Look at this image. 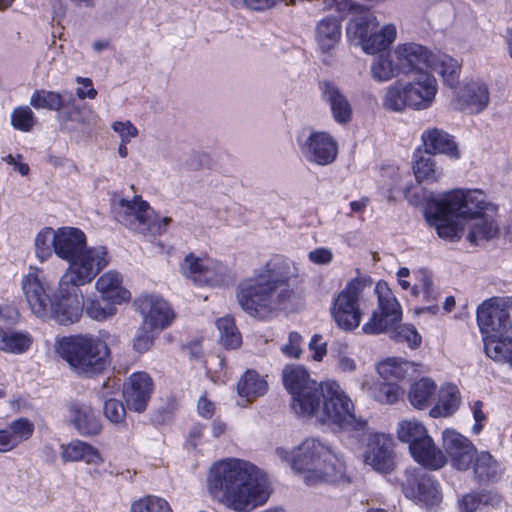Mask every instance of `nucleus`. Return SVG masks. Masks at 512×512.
<instances>
[{
  "instance_id": "obj_58",
  "label": "nucleus",
  "mask_w": 512,
  "mask_h": 512,
  "mask_svg": "<svg viewBox=\"0 0 512 512\" xmlns=\"http://www.w3.org/2000/svg\"><path fill=\"white\" fill-rule=\"evenodd\" d=\"M104 415L110 422L117 424L124 420L126 410L119 400L106 399L104 401Z\"/></svg>"
},
{
  "instance_id": "obj_54",
  "label": "nucleus",
  "mask_w": 512,
  "mask_h": 512,
  "mask_svg": "<svg viewBox=\"0 0 512 512\" xmlns=\"http://www.w3.org/2000/svg\"><path fill=\"white\" fill-rule=\"evenodd\" d=\"M79 291L80 290L78 289V292ZM78 295H79V297L81 299V303H82L81 309H83V307H84L87 315L90 318L97 320V321H102V320H105L106 318H108L109 316H112L115 314V308L113 305L107 304L106 306H101V304L96 300H90L86 304H84L82 295L79 293H78ZM80 312H82V310H80ZM80 314L81 313H79V315Z\"/></svg>"
},
{
  "instance_id": "obj_28",
  "label": "nucleus",
  "mask_w": 512,
  "mask_h": 512,
  "mask_svg": "<svg viewBox=\"0 0 512 512\" xmlns=\"http://www.w3.org/2000/svg\"><path fill=\"white\" fill-rule=\"evenodd\" d=\"M34 432V425L27 418H19L0 429V452L6 453L28 440Z\"/></svg>"
},
{
  "instance_id": "obj_63",
  "label": "nucleus",
  "mask_w": 512,
  "mask_h": 512,
  "mask_svg": "<svg viewBox=\"0 0 512 512\" xmlns=\"http://www.w3.org/2000/svg\"><path fill=\"white\" fill-rule=\"evenodd\" d=\"M483 403L481 401L474 402L472 406L473 417L475 420V424L472 427V432L474 434H479L483 429V422L487 419L486 414L482 410Z\"/></svg>"
},
{
  "instance_id": "obj_25",
  "label": "nucleus",
  "mask_w": 512,
  "mask_h": 512,
  "mask_svg": "<svg viewBox=\"0 0 512 512\" xmlns=\"http://www.w3.org/2000/svg\"><path fill=\"white\" fill-rule=\"evenodd\" d=\"M68 411L69 422L80 435L94 436L101 432L100 418L90 405L75 402L69 405Z\"/></svg>"
},
{
  "instance_id": "obj_9",
  "label": "nucleus",
  "mask_w": 512,
  "mask_h": 512,
  "mask_svg": "<svg viewBox=\"0 0 512 512\" xmlns=\"http://www.w3.org/2000/svg\"><path fill=\"white\" fill-rule=\"evenodd\" d=\"M326 391L318 420L322 424L335 425L339 429L360 435L367 430V421L357 417L350 397L334 381H327Z\"/></svg>"
},
{
  "instance_id": "obj_59",
  "label": "nucleus",
  "mask_w": 512,
  "mask_h": 512,
  "mask_svg": "<svg viewBox=\"0 0 512 512\" xmlns=\"http://www.w3.org/2000/svg\"><path fill=\"white\" fill-rule=\"evenodd\" d=\"M112 129L115 133H117L124 143H129L133 138H136L139 134V131L135 125L132 124L131 121H115L112 124Z\"/></svg>"
},
{
  "instance_id": "obj_30",
  "label": "nucleus",
  "mask_w": 512,
  "mask_h": 512,
  "mask_svg": "<svg viewBox=\"0 0 512 512\" xmlns=\"http://www.w3.org/2000/svg\"><path fill=\"white\" fill-rule=\"evenodd\" d=\"M476 454V448L468 438L450 431V463L454 468L467 470Z\"/></svg>"
},
{
  "instance_id": "obj_3",
  "label": "nucleus",
  "mask_w": 512,
  "mask_h": 512,
  "mask_svg": "<svg viewBox=\"0 0 512 512\" xmlns=\"http://www.w3.org/2000/svg\"><path fill=\"white\" fill-rule=\"evenodd\" d=\"M55 254L69 263L61 276V291L73 294L92 280L109 264L104 246L87 247L84 232L74 227L56 230Z\"/></svg>"
},
{
  "instance_id": "obj_48",
  "label": "nucleus",
  "mask_w": 512,
  "mask_h": 512,
  "mask_svg": "<svg viewBox=\"0 0 512 512\" xmlns=\"http://www.w3.org/2000/svg\"><path fill=\"white\" fill-rule=\"evenodd\" d=\"M216 326L220 332V340L226 348L236 349L241 345L242 338L232 317L225 316L218 319Z\"/></svg>"
},
{
  "instance_id": "obj_47",
  "label": "nucleus",
  "mask_w": 512,
  "mask_h": 512,
  "mask_svg": "<svg viewBox=\"0 0 512 512\" xmlns=\"http://www.w3.org/2000/svg\"><path fill=\"white\" fill-rule=\"evenodd\" d=\"M67 97L53 91L36 90L30 99V104L36 109H48L59 112L64 108Z\"/></svg>"
},
{
  "instance_id": "obj_42",
  "label": "nucleus",
  "mask_w": 512,
  "mask_h": 512,
  "mask_svg": "<svg viewBox=\"0 0 512 512\" xmlns=\"http://www.w3.org/2000/svg\"><path fill=\"white\" fill-rule=\"evenodd\" d=\"M428 435L424 424L416 418L404 419L397 425L398 439L403 443H407L409 447Z\"/></svg>"
},
{
  "instance_id": "obj_23",
  "label": "nucleus",
  "mask_w": 512,
  "mask_h": 512,
  "mask_svg": "<svg viewBox=\"0 0 512 512\" xmlns=\"http://www.w3.org/2000/svg\"><path fill=\"white\" fill-rule=\"evenodd\" d=\"M326 387L324 383H314L311 386L304 387L301 392H296L291 396V408L294 413L303 418L315 417L318 420V411L323 404Z\"/></svg>"
},
{
  "instance_id": "obj_14",
  "label": "nucleus",
  "mask_w": 512,
  "mask_h": 512,
  "mask_svg": "<svg viewBox=\"0 0 512 512\" xmlns=\"http://www.w3.org/2000/svg\"><path fill=\"white\" fill-rule=\"evenodd\" d=\"M374 293L377 295V308L362 326L365 334H381L393 329L402 320V307L394 292L385 281L377 282Z\"/></svg>"
},
{
  "instance_id": "obj_26",
  "label": "nucleus",
  "mask_w": 512,
  "mask_h": 512,
  "mask_svg": "<svg viewBox=\"0 0 512 512\" xmlns=\"http://www.w3.org/2000/svg\"><path fill=\"white\" fill-rule=\"evenodd\" d=\"M409 452L418 464L429 470H438L446 463L444 453L435 445L429 435L413 443L409 447Z\"/></svg>"
},
{
  "instance_id": "obj_60",
  "label": "nucleus",
  "mask_w": 512,
  "mask_h": 512,
  "mask_svg": "<svg viewBox=\"0 0 512 512\" xmlns=\"http://www.w3.org/2000/svg\"><path fill=\"white\" fill-rule=\"evenodd\" d=\"M302 337L297 332H291L288 337V342L282 346V352L291 358H299L302 349H301Z\"/></svg>"
},
{
  "instance_id": "obj_18",
  "label": "nucleus",
  "mask_w": 512,
  "mask_h": 512,
  "mask_svg": "<svg viewBox=\"0 0 512 512\" xmlns=\"http://www.w3.org/2000/svg\"><path fill=\"white\" fill-rule=\"evenodd\" d=\"M489 102L488 86L481 80H470L456 87L453 103L462 112L478 114L487 108Z\"/></svg>"
},
{
  "instance_id": "obj_39",
  "label": "nucleus",
  "mask_w": 512,
  "mask_h": 512,
  "mask_svg": "<svg viewBox=\"0 0 512 512\" xmlns=\"http://www.w3.org/2000/svg\"><path fill=\"white\" fill-rule=\"evenodd\" d=\"M413 172L416 180L420 183L423 181L435 182L440 176H443L442 171H438L431 155L424 154L420 149L413 153Z\"/></svg>"
},
{
  "instance_id": "obj_6",
  "label": "nucleus",
  "mask_w": 512,
  "mask_h": 512,
  "mask_svg": "<svg viewBox=\"0 0 512 512\" xmlns=\"http://www.w3.org/2000/svg\"><path fill=\"white\" fill-rule=\"evenodd\" d=\"M294 470L303 474V481L309 486L322 482H349L344 461L318 439H306L298 447Z\"/></svg>"
},
{
  "instance_id": "obj_2",
  "label": "nucleus",
  "mask_w": 512,
  "mask_h": 512,
  "mask_svg": "<svg viewBox=\"0 0 512 512\" xmlns=\"http://www.w3.org/2000/svg\"><path fill=\"white\" fill-rule=\"evenodd\" d=\"M206 485L213 501L234 512H251L264 505L272 492L269 479L254 464L238 458L213 463Z\"/></svg>"
},
{
  "instance_id": "obj_17",
  "label": "nucleus",
  "mask_w": 512,
  "mask_h": 512,
  "mask_svg": "<svg viewBox=\"0 0 512 512\" xmlns=\"http://www.w3.org/2000/svg\"><path fill=\"white\" fill-rule=\"evenodd\" d=\"M413 275L415 283L411 289V296L420 303L414 307V315H437L440 311L438 301L441 298V290L435 283L433 274L429 270L421 268L415 270Z\"/></svg>"
},
{
  "instance_id": "obj_62",
  "label": "nucleus",
  "mask_w": 512,
  "mask_h": 512,
  "mask_svg": "<svg viewBox=\"0 0 512 512\" xmlns=\"http://www.w3.org/2000/svg\"><path fill=\"white\" fill-rule=\"evenodd\" d=\"M77 83L80 86L77 88L76 93L80 99H84V98L94 99L97 96V91L93 88L91 79L78 77Z\"/></svg>"
},
{
  "instance_id": "obj_5",
  "label": "nucleus",
  "mask_w": 512,
  "mask_h": 512,
  "mask_svg": "<svg viewBox=\"0 0 512 512\" xmlns=\"http://www.w3.org/2000/svg\"><path fill=\"white\" fill-rule=\"evenodd\" d=\"M22 291L31 311L39 318H53L62 325L78 320L81 299L78 290L73 294L61 291V279L56 294L51 298L46 292L45 278L37 268H30L21 281Z\"/></svg>"
},
{
  "instance_id": "obj_43",
  "label": "nucleus",
  "mask_w": 512,
  "mask_h": 512,
  "mask_svg": "<svg viewBox=\"0 0 512 512\" xmlns=\"http://www.w3.org/2000/svg\"><path fill=\"white\" fill-rule=\"evenodd\" d=\"M425 154L437 155L448 153V133L438 128L425 130L421 135Z\"/></svg>"
},
{
  "instance_id": "obj_64",
  "label": "nucleus",
  "mask_w": 512,
  "mask_h": 512,
  "mask_svg": "<svg viewBox=\"0 0 512 512\" xmlns=\"http://www.w3.org/2000/svg\"><path fill=\"white\" fill-rule=\"evenodd\" d=\"M19 313L12 306H0V326L12 325L18 321Z\"/></svg>"
},
{
  "instance_id": "obj_52",
  "label": "nucleus",
  "mask_w": 512,
  "mask_h": 512,
  "mask_svg": "<svg viewBox=\"0 0 512 512\" xmlns=\"http://www.w3.org/2000/svg\"><path fill=\"white\" fill-rule=\"evenodd\" d=\"M402 395V390L396 384L380 383L372 389L374 399L382 404H394Z\"/></svg>"
},
{
  "instance_id": "obj_10",
  "label": "nucleus",
  "mask_w": 512,
  "mask_h": 512,
  "mask_svg": "<svg viewBox=\"0 0 512 512\" xmlns=\"http://www.w3.org/2000/svg\"><path fill=\"white\" fill-rule=\"evenodd\" d=\"M114 218L126 228L146 235H161L172 222L170 217H161L154 212L149 203L141 197L133 199H114L112 202Z\"/></svg>"
},
{
  "instance_id": "obj_11",
  "label": "nucleus",
  "mask_w": 512,
  "mask_h": 512,
  "mask_svg": "<svg viewBox=\"0 0 512 512\" xmlns=\"http://www.w3.org/2000/svg\"><path fill=\"white\" fill-rule=\"evenodd\" d=\"M371 288L367 277L350 279L344 288L334 297L330 313L336 325L344 331H353L359 327L366 303V292Z\"/></svg>"
},
{
  "instance_id": "obj_13",
  "label": "nucleus",
  "mask_w": 512,
  "mask_h": 512,
  "mask_svg": "<svg viewBox=\"0 0 512 512\" xmlns=\"http://www.w3.org/2000/svg\"><path fill=\"white\" fill-rule=\"evenodd\" d=\"M296 142L301 156L309 164L328 166L338 157V142L327 131L305 127L297 133Z\"/></svg>"
},
{
  "instance_id": "obj_19",
  "label": "nucleus",
  "mask_w": 512,
  "mask_h": 512,
  "mask_svg": "<svg viewBox=\"0 0 512 512\" xmlns=\"http://www.w3.org/2000/svg\"><path fill=\"white\" fill-rule=\"evenodd\" d=\"M137 310L142 314L144 324L151 329H165L174 320L170 305L156 295H145L135 301Z\"/></svg>"
},
{
  "instance_id": "obj_24",
  "label": "nucleus",
  "mask_w": 512,
  "mask_h": 512,
  "mask_svg": "<svg viewBox=\"0 0 512 512\" xmlns=\"http://www.w3.org/2000/svg\"><path fill=\"white\" fill-rule=\"evenodd\" d=\"M425 218L440 238L448 239V192H429L426 196Z\"/></svg>"
},
{
  "instance_id": "obj_32",
  "label": "nucleus",
  "mask_w": 512,
  "mask_h": 512,
  "mask_svg": "<svg viewBox=\"0 0 512 512\" xmlns=\"http://www.w3.org/2000/svg\"><path fill=\"white\" fill-rule=\"evenodd\" d=\"M237 390L241 397L252 401L266 394L268 383L257 371L247 370L238 381Z\"/></svg>"
},
{
  "instance_id": "obj_21",
  "label": "nucleus",
  "mask_w": 512,
  "mask_h": 512,
  "mask_svg": "<svg viewBox=\"0 0 512 512\" xmlns=\"http://www.w3.org/2000/svg\"><path fill=\"white\" fill-rule=\"evenodd\" d=\"M321 100L330 108L333 120L339 125H346L352 120L353 107L339 86L332 80L318 82Z\"/></svg>"
},
{
  "instance_id": "obj_8",
  "label": "nucleus",
  "mask_w": 512,
  "mask_h": 512,
  "mask_svg": "<svg viewBox=\"0 0 512 512\" xmlns=\"http://www.w3.org/2000/svg\"><path fill=\"white\" fill-rule=\"evenodd\" d=\"M56 351L74 372L88 377L99 374L106 368L110 354L103 340L81 334L60 339L56 344Z\"/></svg>"
},
{
  "instance_id": "obj_4",
  "label": "nucleus",
  "mask_w": 512,
  "mask_h": 512,
  "mask_svg": "<svg viewBox=\"0 0 512 512\" xmlns=\"http://www.w3.org/2000/svg\"><path fill=\"white\" fill-rule=\"evenodd\" d=\"M496 210L497 206L489 202L481 190L450 191V241L464 236L472 246H477L481 241L496 237L499 227L494 219H482L476 223L467 221L480 217L483 212Z\"/></svg>"
},
{
  "instance_id": "obj_38",
  "label": "nucleus",
  "mask_w": 512,
  "mask_h": 512,
  "mask_svg": "<svg viewBox=\"0 0 512 512\" xmlns=\"http://www.w3.org/2000/svg\"><path fill=\"white\" fill-rule=\"evenodd\" d=\"M486 355L497 362H507L512 350V338L504 337L502 333L483 335Z\"/></svg>"
},
{
  "instance_id": "obj_51",
  "label": "nucleus",
  "mask_w": 512,
  "mask_h": 512,
  "mask_svg": "<svg viewBox=\"0 0 512 512\" xmlns=\"http://www.w3.org/2000/svg\"><path fill=\"white\" fill-rule=\"evenodd\" d=\"M207 264H209V259H202L193 254H189L181 263L180 270L185 277L190 278L195 284H198L197 276L203 273Z\"/></svg>"
},
{
  "instance_id": "obj_40",
  "label": "nucleus",
  "mask_w": 512,
  "mask_h": 512,
  "mask_svg": "<svg viewBox=\"0 0 512 512\" xmlns=\"http://www.w3.org/2000/svg\"><path fill=\"white\" fill-rule=\"evenodd\" d=\"M282 378L283 384L291 396L304 390V387L316 383L310 378L307 370L299 365H287L283 369Z\"/></svg>"
},
{
  "instance_id": "obj_41",
  "label": "nucleus",
  "mask_w": 512,
  "mask_h": 512,
  "mask_svg": "<svg viewBox=\"0 0 512 512\" xmlns=\"http://www.w3.org/2000/svg\"><path fill=\"white\" fill-rule=\"evenodd\" d=\"M437 385L430 378H421L409 390V401L418 409L427 407L436 395Z\"/></svg>"
},
{
  "instance_id": "obj_31",
  "label": "nucleus",
  "mask_w": 512,
  "mask_h": 512,
  "mask_svg": "<svg viewBox=\"0 0 512 512\" xmlns=\"http://www.w3.org/2000/svg\"><path fill=\"white\" fill-rule=\"evenodd\" d=\"M61 448V458L64 462L83 461L90 465H101L104 462L97 448L81 440H73Z\"/></svg>"
},
{
  "instance_id": "obj_44",
  "label": "nucleus",
  "mask_w": 512,
  "mask_h": 512,
  "mask_svg": "<svg viewBox=\"0 0 512 512\" xmlns=\"http://www.w3.org/2000/svg\"><path fill=\"white\" fill-rule=\"evenodd\" d=\"M473 469L479 483L488 482L497 478L498 462L490 453L482 451L477 454Z\"/></svg>"
},
{
  "instance_id": "obj_61",
  "label": "nucleus",
  "mask_w": 512,
  "mask_h": 512,
  "mask_svg": "<svg viewBox=\"0 0 512 512\" xmlns=\"http://www.w3.org/2000/svg\"><path fill=\"white\" fill-rule=\"evenodd\" d=\"M333 258V252L326 247H319L308 253V259L317 265H328L333 261Z\"/></svg>"
},
{
  "instance_id": "obj_7",
  "label": "nucleus",
  "mask_w": 512,
  "mask_h": 512,
  "mask_svg": "<svg viewBox=\"0 0 512 512\" xmlns=\"http://www.w3.org/2000/svg\"><path fill=\"white\" fill-rule=\"evenodd\" d=\"M406 81L397 80L387 87L382 98L384 109L401 112L406 108L425 110L432 106L438 90L436 78L419 66H409Z\"/></svg>"
},
{
  "instance_id": "obj_12",
  "label": "nucleus",
  "mask_w": 512,
  "mask_h": 512,
  "mask_svg": "<svg viewBox=\"0 0 512 512\" xmlns=\"http://www.w3.org/2000/svg\"><path fill=\"white\" fill-rule=\"evenodd\" d=\"M399 483L404 496L421 508L432 510L443 500L439 482L419 468H407Z\"/></svg>"
},
{
  "instance_id": "obj_55",
  "label": "nucleus",
  "mask_w": 512,
  "mask_h": 512,
  "mask_svg": "<svg viewBox=\"0 0 512 512\" xmlns=\"http://www.w3.org/2000/svg\"><path fill=\"white\" fill-rule=\"evenodd\" d=\"M11 123L15 129L28 132L35 124L34 113L27 106L16 108L11 115Z\"/></svg>"
},
{
  "instance_id": "obj_34",
  "label": "nucleus",
  "mask_w": 512,
  "mask_h": 512,
  "mask_svg": "<svg viewBox=\"0 0 512 512\" xmlns=\"http://www.w3.org/2000/svg\"><path fill=\"white\" fill-rule=\"evenodd\" d=\"M394 54L399 62L406 64H429L433 58L427 47L414 42L397 45Z\"/></svg>"
},
{
  "instance_id": "obj_50",
  "label": "nucleus",
  "mask_w": 512,
  "mask_h": 512,
  "mask_svg": "<svg viewBox=\"0 0 512 512\" xmlns=\"http://www.w3.org/2000/svg\"><path fill=\"white\" fill-rule=\"evenodd\" d=\"M226 276V266L209 259V264H207L203 273L200 276H197V285L218 286L224 282Z\"/></svg>"
},
{
  "instance_id": "obj_33",
  "label": "nucleus",
  "mask_w": 512,
  "mask_h": 512,
  "mask_svg": "<svg viewBox=\"0 0 512 512\" xmlns=\"http://www.w3.org/2000/svg\"><path fill=\"white\" fill-rule=\"evenodd\" d=\"M502 497L492 491H472L463 495L458 500V508L461 512H476L481 506H498Z\"/></svg>"
},
{
  "instance_id": "obj_20",
  "label": "nucleus",
  "mask_w": 512,
  "mask_h": 512,
  "mask_svg": "<svg viewBox=\"0 0 512 512\" xmlns=\"http://www.w3.org/2000/svg\"><path fill=\"white\" fill-rule=\"evenodd\" d=\"M338 11L352 15L347 33L359 39V42L375 29L379 23L373 13L364 5L352 0H334Z\"/></svg>"
},
{
  "instance_id": "obj_36",
  "label": "nucleus",
  "mask_w": 512,
  "mask_h": 512,
  "mask_svg": "<svg viewBox=\"0 0 512 512\" xmlns=\"http://www.w3.org/2000/svg\"><path fill=\"white\" fill-rule=\"evenodd\" d=\"M396 27L385 25L379 32L369 33L359 43L367 54H376L385 50L396 38Z\"/></svg>"
},
{
  "instance_id": "obj_45",
  "label": "nucleus",
  "mask_w": 512,
  "mask_h": 512,
  "mask_svg": "<svg viewBox=\"0 0 512 512\" xmlns=\"http://www.w3.org/2000/svg\"><path fill=\"white\" fill-rule=\"evenodd\" d=\"M413 369V364L401 358H387L380 362L377 366L378 373L384 379H404L410 370Z\"/></svg>"
},
{
  "instance_id": "obj_56",
  "label": "nucleus",
  "mask_w": 512,
  "mask_h": 512,
  "mask_svg": "<svg viewBox=\"0 0 512 512\" xmlns=\"http://www.w3.org/2000/svg\"><path fill=\"white\" fill-rule=\"evenodd\" d=\"M409 66H371V75L377 82H387L401 75L406 76Z\"/></svg>"
},
{
  "instance_id": "obj_35",
  "label": "nucleus",
  "mask_w": 512,
  "mask_h": 512,
  "mask_svg": "<svg viewBox=\"0 0 512 512\" xmlns=\"http://www.w3.org/2000/svg\"><path fill=\"white\" fill-rule=\"evenodd\" d=\"M341 37L339 22L328 17L321 20L316 27V41L323 52H328L335 47Z\"/></svg>"
},
{
  "instance_id": "obj_57",
  "label": "nucleus",
  "mask_w": 512,
  "mask_h": 512,
  "mask_svg": "<svg viewBox=\"0 0 512 512\" xmlns=\"http://www.w3.org/2000/svg\"><path fill=\"white\" fill-rule=\"evenodd\" d=\"M148 327L149 326L143 324L133 339L134 350L141 354L149 351L154 343L155 335L152 329H148Z\"/></svg>"
},
{
  "instance_id": "obj_1",
  "label": "nucleus",
  "mask_w": 512,
  "mask_h": 512,
  "mask_svg": "<svg viewBox=\"0 0 512 512\" xmlns=\"http://www.w3.org/2000/svg\"><path fill=\"white\" fill-rule=\"evenodd\" d=\"M298 277L299 267L294 261L274 256L238 284V303L250 316L267 318L294 303L297 295L293 286Z\"/></svg>"
},
{
  "instance_id": "obj_15",
  "label": "nucleus",
  "mask_w": 512,
  "mask_h": 512,
  "mask_svg": "<svg viewBox=\"0 0 512 512\" xmlns=\"http://www.w3.org/2000/svg\"><path fill=\"white\" fill-rule=\"evenodd\" d=\"M477 322L483 335L503 333L512 328V298H490L477 309Z\"/></svg>"
},
{
  "instance_id": "obj_53",
  "label": "nucleus",
  "mask_w": 512,
  "mask_h": 512,
  "mask_svg": "<svg viewBox=\"0 0 512 512\" xmlns=\"http://www.w3.org/2000/svg\"><path fill=\"white\" fill-rule=\"evenodd\" d=\"M393 338L399 342H405L410 348L419 347L422 341L421 335L411 324L396 325L393 329Z\"/></svg>"
},
{
  "instance_id": "obj_49",
  "label": "nucleus",
  "mask_w": 512,
  "mask_h": 512,
  "mask_svg": "<svg viewBox=\"0 0 512 512\" xmlns=\"http://www.w3.org/2000/svg\"><path fill=\"white\" fill-rule=\"evenodd\" d=\"M131 512H173L170 504L163 498L148 495L134 501Z\"/></svg>"
},
{
  "instance_id": "obj_29",
  "label": "nucleus",
  "mask_w": 512,
  "mask_h": 512,
  "mask_svg": "<svg viewBox=\"0 0 512 512\" xmlns=\"http://www.w3.org/2000/svg\"><path fill=\"white\" fill-rule=\"evenodd\" d=\"M122 282V276L118 272L109 271L96 281L95 287L104 301L121 304L131 298L130 292L122 286Z\"/></svg>"
},
{
  "instance_id": "obj_16",
  "label": "nucleus",
  "mask_w": 512,
  "mask_h": 512,
  "mask_svg": "<svg viewBox=\"0 0 512 512\" xmlns=\"http://www.w3.org/2000/svg\"><path fill=\"white\" fill-rule=\"evenodd\" d=\"M365 434L367 442L362 454L364 463L377 472L389 473L394 467L393 439L384 433L370 432L368 426L364 433L356 436Z\"/></svg>"
},
{
  "instance_id": "obj_46",
  "label": "nucleus",
  "mask_w": 512,
  "mask_h": 512,
  "mask_svg": "<svg viewBox=\"0 0 512 512\" xmlns=\"http://www.w3.org/2000/svg\"><path fill=\"white\" fill-rule=\"evenodd\" d=\"M56 230L51 227L42 228L35 237V255L40 262L47 261L55 253Z\"/></svg>"
},
{
  "instance_id": "obj_37",
  "label": "nucleus",
  "mask_w": 512,
  "mask_h": 512,
  "mask_svg": "<svg viewBox=\"0 0 512 512\" xmlns=\"http://www.w3.org/2000/svg\"><path fill=\"white\" fill-rule=\"evenodd\" d=\"M32 344L31 336L26 332L4 329L0 326V351L22 354Z\"/></svg>"
},
{
  "instance_id": "obj_22",
  "label": "nucleus",
  "mask_w": 512,
  "mask_h": 512,
  "mask_svg": "<svg viewBox=\"0 0 512 512\" xmlns=\"http://www.w3.org/2000/svg\"><path fill=\"white\" fill-rule=\"evenodd\" d=\"M153 380L146 372H135L124 384L123 396L129 410L142 413L153 392Z\"/></svg>"
},
{
  "instance_id": "obj_27",
  "label": "nucleus",
  "mask_w": 512,
  "mask_h": 512,
  "mask_svg": "<svg viewBox=\"0 0 512 512\" xmlns=\"http://www.w3.org/2000/svg\"><path fill=\"white\" fill-rule=\"evenodd\" d=\"M72 96L68 97L64 108L58 112L57 119L60 129L75 135H84L90 129V122L82 109L73 104Z\"/></svg>"
}]
</instances>
